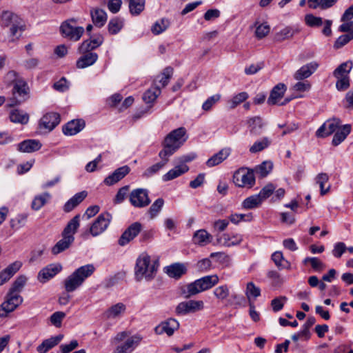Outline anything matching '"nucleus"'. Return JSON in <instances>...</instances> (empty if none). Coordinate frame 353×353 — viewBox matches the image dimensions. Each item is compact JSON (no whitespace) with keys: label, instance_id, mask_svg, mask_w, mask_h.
Returning a JSON list of instances; mask_svg holds the SVG:
<instances>
[{"label":"nucleus","instance_id":"1","mask_svg":"<svg viewBox=\"0 0 353 353\" xmlns=\"http://www.w3.org/2000/svg\"><path fill=\"white\" fill-rule=\"evenodd\" d=\"M218 282L219 277L216 274L203 276L183 287L181 288V294L185 298H190L212 288L213 286L216 285Z\"/></svg>","mask_w":353,"mask_h":353},{"label":"nucleus","instance_id":"2","mask_svg":"<svg viewBox=\"0 0 353 353\" xmlns=\"http://www.w3.org/2000/svg\"><path fill=\"white\" fill-rule=\"evenodd\" d=\"M185 133V129L182 127L170 132L165 138L163 149L159 152V156L163 158L165 156H172L185 141V139H183Z\"/></svg>","mask_w":353,"mask_h":353},{"label":"nucleus","instance_id":"3","mask_svg":"<svg viewBox=\"0 0 353 353\" xmlns=\"http://www.w3.org/2000/svg\"><path fill=\"white\" fill-rule=\"evenodd\" d=\"M156 271L155 263H151L150 256L147 254H142L137 259L135 275L138 281H141L143 278L151 280Z\"/></svg>","mask_w":353,"mask_h":353},{"label":"nucleus","instance_id":"4","mask_svg":"<svg viewBox=\"0 0 353 353\" xmlns=\"http://www.w3.org/2000/svg\"><path fill=\"white\" fill-rule=\"evenodd\" d=\"M23 297L21 295H17L8 291L4 301L0 305V317H6L9 313L14 311L23 303Z\"/></svg>","mask_w":353,"mask_h":353},{"label":"nucleus","instance_id":"5","mask_svg":"<svg viewBox=\"0 0 353 353\" xmlns=\"http://www.w3.org/2000/svg\"><path fill=\"white\" fill-rule=\"evenodd\" d=\"M233 181L239 187L251 188L255 184L254 172L246 168H241L234 172Z\"/></svg>","mask_w":353,"mask_h":353},{"label":"nucleus","instance_id":"6","mask_svg":"<svg viewBox=\"0 0 353 353\" xmlns=\"http://www.w3.org/2000/svg\"><path fill=\"white\" fill-rule=\"evenodd\" d=\"M75 20L64 21L61 27L60 30L63 37L77 41L80 39L84 32V28L81 26H76L72 23H75Z\"/></svg>","mask_w":353,"mask_h":353},{"label":"nucleus","instance_id":"7","mask_svg":"<svg viewBox=\"0 0 353 353\" xmlns=\"http://www.w3.org/2000/svg\"><path fill=\"white\" fill-rule=\"evenodd\" d=\"M129 201L135 208H145L150 203L148 191L143 188L134 189L129 194Z\"/></svg>","mask_w":353,"mask_h":353},{"label":"nucleus","instance_id":"8","mask_svg":"<svg viewBox=\"0 0 353 353\" xmlns=\"http://www.w3.org/2000/svg\"><path fill=\"white\" fill-rule=\"evenodd\" d=\"M112 219V214L108 212L99 214L90 228V234L97 236L103 233L109 226Z\"/></svg>","mask_w":353,"mask_h":353},{"label":"nucleus","instance_id":"9","mask_svg":"<svg viewBox=\"0 0 353 353\" xmlns=\"http://www.w3.org/2000/svg\"><path fill=\"white\" fill-rule=\"evenodd\" d=\"M13 97L10 99L9 105L12 107L19 105L28 98V88L23 81H19L14 85Z\"/></svg>","mask_w":353,"mask_h":353},{"label":"nucleus","instance_id":"10","mask_svg":"<svg viewBox=\"0 0 353 353\" xmlns=\"http://www.w3.org/2000/svg\"><path fill=\"white\" fill-rule=\"evenodd\" d=\"M204 307L203 301L190 300L179 303L175 310L178 315H185L202 310Z\"/></svg>","mask_w":353,"mask_h":353},{"label":"nucleus","instance_id":"11","mask_svg":"<svg viewBox=\"0 0 353 353\" xmlns=\"http://www.w3.org/2000/svg\"><path fill=\"white\" fill-rule=\"evenodd\" d=\"M142 225L139 222L132 223L121 234L118 240L120 246H125L132 241L142 230Z\"/></svg>","mask_w":353,"mask_h":353},{"label":"nucleus","instance_id":"12","mask_svg":"<svg viewBox=\"0 0 353 353\" xmlns=\"http://www.w3.org/2000/svg\"><path fill=\"white\" fill-rule=\"evenodd\" d=\"M60 122V115L57 112H48L39 121V128L48 131L52 130Z\"/></svg>","mask_w":353,"mask_h":353},{"label":"nucleus","instance_id":"13","mask_svg":"<svg viewBox=\"0 0 353 353\" xmlns=\"http://www.w3.org/2000/svg\"><path fill=\"white\" fill-rule=\"evenodd\" d=\"M179 327V322L174 319H169L167 321L161 322L154 328L157 334H167L168 336H172L174 331Z\"/></svg>","mask_w":353,"mask_h":353},{"label":"nucleus","instance_id":"14","mask_svg":"<svg viewBox=\"0 0 353 353\" xmlns=\"http://www.w3.org/2000/svg\"><path fill=\"white\" fill-rule=\"evenodd\" d=\"M319 66V64L316 61L303 65L294 73V78L298 81L305 79L314 73Z\"/></svg>","mask_w":353,"mask_h":353},{"label":"nucleus","instance_id":"15","mask_svg":"<svg viewBox=\"0 0 353 353\" xmlns=\"http://www.w3.org/2000/svg\"><path fill=\"white\" fill-rule=\"evenodd\" d=\"M62 269L61 264H50L43 268L38 274V279L41 283H45L50 279L53 278Z\"/></svg>","mask_w":353,"mask_h":353},{"label":"nucleus","instance_id":"16","mask_svg":"<svg viewBox=\"0 0 353 353\" xmlns=\"http://www.w3.org/2000/svg\"><path fill=\"white\" fill-rule=\"evenodd\" d=\"M130 172V167L123 165L116 169L111 174L108 175L103 182L107 185H112L123 179Z\"/></svg>","mask_w":353,"mask_h":353},{"label":"nucleus","instance_id":"17","mask_svg":"<svg viewBox=\"0 0 353 353\" xmlns=\"http://www.w3.org/2000/svg\"><path fill=\"white\" fill-rule=\"evenodd\" d=\"M85 127V121L82 119H74L68 122L63 126L62 130L67 136L75 135Z\"/></svg>","mask_w":353,"mask_h":353},{"label":"nucleus","instance_id":"18","mask_svg":"<svg viewBox=\"0 0 353 353\" xmlns=\"http://www.w3.org/2000/svg\"><path fill=\"white\" fill-rule=\"evenodd\" d=\"M287 90V87L284 83H279L275 85L270 92L267 103L268 105H272L279 104V101L283 97Z\"/></svg>","mask_w":353,"mask_h":353},{"label":"nucleus","instance_id":"19","mask_svg":"<svg viewBox=\"0 0 353 353\" xmlns=\"http://www.w3.org/2000/svg\"><path fill=\"white\" fill-rule=\"evenodd\" d=\"M81 53L83 55L79 58L76 63L77 68L79 69L85 68L94 65L97 62L99 57L98 54L93 52L88 51V52Z\"/></svg>","mask_w":353,"mask_h":353},{"label":"nucleus","instance_id":"20","mask_svg":"<svg viewBox=\"0 0 353 353\" xmlns=\"http://www.w3.org/2000/svg\"><path fill=\"white\" fill-rule=\"evenodd\" d=\"M142 338L139 335H134L128 337L124 343L118 345L114 353H126L132 351L141 342Z\"/></svg>","mask_w":353,"mask_h":353},{"label":"nucleus","instance_id":"21","mask_svg":"<svg viewBox=\"0 0 353 353\" xmlns=\"http://www.w3.org/2000/svg\"><path fill=\"white\" fill-rule=\"evenodd\" d=\"M103 42V37L101 35L96 36L90 39L84 41L79 48V52H92L99 47Z\"/></svg>","mask_w":353,"mask_h":353},{"label":"nucleus","instance_id":"22","mask_svg":"<svg viewBox=\"0 0 353 353\" xmlns=\"http://www.w3.org/2000/svg\"><path fill=\"white\" fill-rule=\"evenodd\" d=\"M61 239L52 248V253L54 255H57L68 249L74 241V236H69L61 234Z\"/></svg>","mask_w":353,"mask_h":353},{"label":"nucleus","instance_id":"23","mask_svg":"<svg viewBox=\"0 0 353 353\" xmlns=\"http://www.w3.org/2000/svg\"><path fill=\"white\" fill-rule=\"evenodd\" d=\"M231 149L230 148L221 149L219 152L214 154L206 161L207 166L211 168L220 164L228 158Z\"/></svg>","mask_w":353,"mask_h":353},{"label":"nucleus","instance_id":"24","mask_svg":"<svg viewBox=\"0 0 353 353\" xmlns=\"http://www.w3.org/2000/svg\"><path fill=\"white\" fill-rule=\"evenodd\" d=\"M41 148V143L35 139L25 140L17 145L19 151L30 153L39 150Z\"/></svg>","mask_w":353,"mask_h":353},{"label":"nucleus","instance_id":"25","mask_svg":"<svg viewBox=\"0 0 353 353\" xmlns=\"http://www.w3.org/2000/svg\"><path fill=\"white\" fill-rule=\"evenodd\" d=\"M212 236L205 230L201 229L196 231L192 236V241L199 246H205L212 241Z\"/></svg>","mask_w":353,"mask_h":353},{"label":"nucleus","instance_id":"26","mask_svg":"<svg viewBox=\"0 0 353 353\" xmlns=\"http://www.w3.org/2000/svg\"><path fill=\"white\" fill-rule=\"evenodd\" d=\"M243 241V237L239 234H223L218 239L219 243L230 247L239 245Z\"/></svg>","mask_w":353,"mask_h":353},{"label":"nucleus","instance_id":"27","mask_svg":"<svg viewBox=\"0 0 353 353\" xmlns=\"http://www.w3.org/2000/svg\"><path fill=\"white\" fill-rule=\"evenodd\" d=\"M63 338V335L59 334L50 339L44 340L37 347V350L39 353H46L48 350L56 346Z\"/></svg>","mask_w":353,"mask_h":353},{"label":"nucleus","instance_id":"28","mask_svg":"<svg viewBox=\"0 0 353 353\" xmlns=\"http://www.w3.org/2000/svg\"><path fill=\"white\" fill-rule=\"evenodd\" d=\"M189 170V167L186 164H181L175 166L174 168L168 171L162 176L163 181H169L173 180L183 174L187 172Z\"/></svg>","mask_w":353,"mask_h":353},{"label":"nucleus","instance_id":"29","mask_svg":"<svg viewBox=\"0 0 353 353\" xmlns=\"http://www.w3.org/2000/svg\"><path fill=\"white\" fill-rule=\"evenodd\" d=\"M187 271L184 264L176 263L165 268V273L172 278L179 279Z\"/></svg>","mask_w":353,"mask_h":353},{"label":"nucleus","instance_id":"30","mask_svg":"<svg viewBox=\"0 0 353 353\" xmlns=\"http://www.w3.org/2000/svg\"><path fill=\"white\" fill-rule=\"evenodd\" d=\"M86 196L87 192L85 191H82L81 192L77 193L74 196H73L70 199H69L65 203V204L63 206V210L65 212H69L72 211L79 203H81Z\"/></svg>","mask_w":353,"mask_h":353},{"label":"nucleus","instance_id":"31","mask_svg":"<svg viewBox=\"0 0 353 353\" xmlns=\"http://www.w3.org/2000/svg\"><path fill=\"white\" fill-rule=\"evenodd\" d=\"M80 225V215L74 216L66 225L61 234L69 236H74Z\"/></svg>","mask_w":353,"mask_h":353},{"label":"nucleus","instance_id":"32","mask_svg":"<svg viewBox=\"0 0 353 353\" xmlns=\"http://www.w3.org/2000/svg\"><path fill=\"white\" fill-rule=\"evenodd\" d=\"M9 117L12 123H21L22 125L28 123L29 121V114L18 109L11 110Z\"/></svg>","mask_w":353,"mask_h":353},{"label":"nucleus","instance_id":"33","mask_svg":"<svg viewBox=\"0 0 353 353\" xmlns=\"http://www.w3.org/2000/svg\"><path fill=\"white\" fill-rule=\"evenodd\" d=\"M339 0H307L308 6L312 9L327 10L333 7Z\"/></svg>","mask_w":353,"mask_h":353},{"label":"nucleus","instance_id":"34","mask_svg":"<svg viewBox=\"0 0 353 353\" xmlns=\"http://www.w3.org/2000/svg\"><path fill=\"white\" fill-rule=\"evenodd\" d=\"M247 124L251 134L254 135L261 134L263 124L262 119L260 117L256 116L248 119Z\"/></svg>","mask_w":353,"mask_h":353},{"label":"nucleus","instance_id":"35","mask_svg":"<svg viewBox=\"0 0 353 353\" xmlns=\"http://www.w3.org/2000/svg\"><path fill=\"white\" fill-rule=\"evenodd\" d=\"M170 156H165L164 158L160 157L161 161L157 163L152 166L147 168L143 173V176L149 178L157 173L161 169H162L168 162Z\"/></svg>","mask_w":353,"mask_h":353},{"label":"nucleus","instance_id":"36","mask_svg":"<svg viewBox=\"0 0 353 353\" xmlns=\"http://www.w3.org/2000/svg\"><path fill=\"white\" fill-rule=\"evenodd\" d=\"M91 17L94 24L99 28L103 27L107 21V14L102 9L97 8L92 10Z\"/></svg>","mask_w":353,"mask_h":353},{"label":"nucleus","instance_id":"37","mask_svg":"<svg viewBox=\"0 0 353 353\" xmlns=\"http://www.w3.org/2000/svg\"><path fill=\"white\" fill-rule=\"evenodd\" d=\"M82 284V279H79L74 272L68 276L64 281V287L67 292L74 291Z\"/></svg>","mask_w":353,"mask_h":353},{"label":"nucleus","instance_id":"38","mask_svg":"<svg viewBox=\"0 0 353 353\" xmlns=\"http://www.w3.org/2000/svg\"><path fill=\"white\" fill-rule=\"evenodd\" d=\"M351 132V125L346 124L336 131L332 139V144L335 146L342 143Z\"/></svg>","mask_w":353,"mask_h":353},{"label":"nucleus","instance_id":"39","mask_svg":"<svg viewBox=\"0 0 353 353\" xmlns=\"http://www.w3.org/2000/svg\"><path fill=\"white\" fill-rule=\"evenodd\" d=\"M17 18V16L9 12H5L2 14V21L5 26L11 25L10 33L12 36H15L19 30H21V28L12 23V21Z\"/></svg>","mask_w":353,"mask_h":353},{"label":"nucleus","instance_id":"40","mask_svg":"<svg viewBox=\"0 0 353 353\" xmlns=\"http://www.w3.org/2000/svg\"><path fill=\"white\" fill-rule=\"evenodd\" d=\"M94 270L95 268L92 264H88L77 269L74 274H76L79 279H82V283H83L87 278L94 273Z\"/></svg>","mask_w":353,"mask_h":353},{"label":"nucleus","instance_id":"41","mask_svg":"<svg viewBox=\"0 0 353 353\" xmlns=\"http://www.w3.org/2000/svg\"><path fill=\"white\" fill-rule=\"evenodd\" d=\"M126 310L125 305L122 303H118L111 306L105 313L108 319H115L120 316L125 312Z\"/></svg>","mask_w":353,"mask_h":353},{"label":"nucleus","instance_id":"42","mask_svg":"<svg viewBox=\"0 0 353 353\" xmlns=\"http://www.w3.org/2000/svg\"><path fill=\"white\" fill-rule=\"evenodd\" d=\"M353 67V63L351 61L342 63L339 65L333 72L334 77H349V74Z\"/></svg>","mask_w":353,"mask_h":353},{"label":"nucleus","instance_id":"43","mask_svg":"<svg viewBox=\"0 0 353 353\" xmlns=\"http://www.w3.org/2000/svg\"><path fill=\"white\" fill-rule=\"evenodd\" d=\"M27 280L28 279L25 275L17 276L8 291L17 295H20L19 294L26 285Z\"/></svg>","mask_w":353,"mask_h":353},{"label":"nucleus","instance_id":"44","mask_svg":"<svg viewBox=\"0 0 353 353\" xmlns=\"http://www.w3.org/2000/svg\"><path fill=\"white\" fill-rule=\"evenodd\" d=\"M50 197V194L48 192H44L41 194L37 195L32 202V209L36 211L40 210L44 205L46 204Z\"/></svg>","mask_w":353,"mask_h":353},{"label":"nucleus","instance_id":"45","mask_svg":"<svg viewBox=\"0 0 353 353\" xmlns=\"http://www.w3.org/2000/svg\"><path fill=\"white\" fill-rule=\"evenodd\" d=\"M130 12L132 15H139L145 8V0H128Z\"/></svg>","mask_w":353,"mask_h":353},{"label":"nucleus","instance_id":"46","mask_svg":"<svg viewBox=\"0 0 353 353\" xmlns=\"http://www.w3.org/2000/svg\"><path fill=\"white\" fill-rule=\"evenodd\" d=\"M161 94V90L157 86L149 88L143 96V99L146 103H151L155 101Z\"/></svg>","mask_w":353,"mask_h":353},{"label":"nucleus","instance_id":"47","mask_svg":"<svg viewBox=\"0 0 353 353\" xmlns=\"http://www.w3.org/2000/svg\"><path fill=\"white\" fill-rule=\"evenodd\" d=\"M262 201V199H261L259 194H254L245 199L242 205L245 209H253L257 208Z\"/></svg>","mask_w":353,"mask_h":353},{"label":"nucleus","instance_id":"48","mask_svg":"<svg viewBox=\"0 0 353 353\" xmlns=\"http://www.w3.org/2000/svg\"><path fill=\"white\" fill-rule=\"evenodd\" d=\"M295 31L291 27H285L276 32L274 39L276 41L281 42L285 39H290L294 34Z\"/></svg>","mask_w":353,"mask_h":353},{"label":"nucleus","instance_id":"49","mask_svg":"<svg viewBox=\"0 0 353 353\" xmlns=\"http://www.w3.org/2000/svg\"><path fill=\"white\" fill-rule=\"evenodd\" d=\"M123 26V20L119 17H114L110 19L108 23V31L112 34H116L121 30Z\"/></svg>","mask_w":353,"mask_h":353},{"label":"nucleus","instance_id":"50","mask_svg":"<svg viewBox=\"0 0 353 353\" xmlns=\"http://www.w3.org/2000/svg\"><path fill=\"white\" fill-rule=\"evenodd\" d=\"M328 181L329 176L327 174L324 172L319 174L315 178L316 183L319 185L321 195L325 194L330 190V186H328L327 188H325L324 187L325 184L327 183Z\"/></svg>","mask_w":353,"mask_h":353},{"label":"nucleus","instance_id":"51","mask_svg":"<svg viewBox=\"0 0 353 353\" xmlns=\"http://www.w3.org/2000/svg\"><path fill=\"white\" fill-rule=\"evenodd\" d=\"M245 295L249 301L255 299L261 295V290L254 283L249 282L247 283Z\"/></svg>","mask_w":353,"mask_h":353},{"label":"nucleus","instance_id":"52","mask_svg":"<svg viewBox=\"0 0 353 353\" xmlns=\"http://www.w3.org/2000/svg\"><path fill=\"white\" fill-rule=\"evenodd\" d=\"M169 26V21L166 19L157 21L152 26L151 31L154 34H159L164 32Z\"/></svg>","mask_w":353,"mask_h":353},{"label":"nucleus","instance_id":"53","mask_svg":"<svg viewBox=\"0 0 353 353\" xmlns=\"http://www.w3.org/2000/svg\"><path fill=\"white\" fill-rule=\"evenodd\" d=\"M28 214L23 213L18 214L15 218L10 220V227L14 229H19L23 227L26 223Z\"/></svg>","mask_w":353,"mask_h":353},{"label":"nucleus","instance_id":"54","mask_svg":"<svg viewBox=\"0 0 353 353\" xmlns=\"http://www.w3.org/2000/svg\"><path fill=\"white\" fill-rule=\"evenodd\" d=\"M272 168L273 164L271 161H263L256 168L255 171L261 176L265 177L272 171Z\"/></svg>","mask_w":353,"mask_h":353},{"label":"nucleus","instance_id":"55","mask_svg":"<svg viewBox=\"0 0 353 353\" xmlns=\"http://www.w3.org/2000/svg\"><path fill=\"white\" fill-rule=\"evenodd\" d=\"M164 204V201L161 198L157 199L150 206L149 214L151 219H154L161 210Z\"/></svg>","mask_w":353,"mask_h":353},{"label":"nucleus","instance_id":"56","mask_svg":"<svg viewBox=\"0 0 353 353\" xmlns=\"http://www.w3.org/2000/svg\"><path fill=\"white\" fill-rule=\"evenodd\" d=\"M270 145V141L267 137H264L263 139L256 141L250 148L251 153H256L262 151L265 148H268Z\"/></svg>","mask_w":353,"mask_h":353},{"label":"nucleus","instance_id":"57","mask_svg":"<svg viewBox=\"0 0 353 353\" xmlns=\"http://www.w3.org/2000/svg\"><path fill=\"white\" fill-rule=\"evenodd\" d=\"M22 262L20 261H16L10 264L3 270V271L11 279L20 270Z\"/></svg>","mask_w":353,"mask_h":353},{"label":"nucleus","instance_id":"58","mask_svg":"<svg viewBox=\"0 0 353 353\" xmlns=\"http://www.w3.org/2000/svg\"><path fill=\"white\" fill-rule=\"evenodd\" d=\"M248 98V94L246 92H240L230 100V108L233 109L236 108L238 105L245 101Z\"/></svg>","mask_w":353,"mask_h":353},{"label":"nucleus","instance_id":"59","mask_svg":"<svg viewBox=\"0 0 353 353\" xmlns=\"http://www.w3.org/2000/svg\"><path fill=\"white\" fill-rule=\"evenodd\" d=\"M305 21L307 26L310 27H319L323 24V19L321 17H315L312 14H306Z\"/></svg>","mask_w":353,"mask_h":353},{"label":"nucleus","instance_id":"60","mask_svg":"<svg viewBox=\"0 0 353 353\" xmlns=\"http://www.w3.org/2000/svg\"><path fill=\"white\" fill-rule=\"evenodd\" d=\"M353 39V32L340 36L334 43L335 48H341Z\"/></svg>","mask_w":353,"mask_h":353},{"label":"nucleus","instance_id":"61","mask_svg":"<svg viewBox=\"0 0 353 353\" xmlns=\"http://www.w3.org/2000/svg\"><path fill=\"white\" fill-rule=\"evenodd\" d=\"M214 296L219 300H224L229 296V289L226 285L217 287L214 290Z\"/></svg>","mask_w":353,"mask_h":353},{"label":"nucleus","instance_id":"62","mask_svg":"<svg viewBox=\"0 0 353 353\" xmlns=\"http://www.w3.org/2000/svg\"><path fill=\"white\" fill-rule=\"evenodd\" d=\"M173 74V68L171 67L165 68L160 77V79L159 80V83L161 84L162 87H165L168 85L170 79L171 78Z\"/></svg>","mask_w":353,"mask_h":353},{"label":"nucleus","instance_id":"63","mask_svg":"<svg viewBox=\"0 0 353 353\" xmlns=\"http://www.w3.org/2000/svg\"><path fill=\"white\" fill-rule=\"evenodd\" d=\"M287 297L284 296H281L272 299L271 301V305L272 307L273 311H280L283 307V305L287 301Z\"/></svg>","mask_w":353,"mask_h":353},{"label":"nucleus","instance_id":"64","mask_svg":"<svg viewBox=\"0 0 353 353\" xmlns=\"http://www.w3.org/2000/svg\"><path fill=\"white\" fill-rule=\"evenodd\" d=\"M65 317V313L63 312H55L50 316V322L55 327H60Z\"/></svg>","mask_w":353,"mask_h":353}]
</instances>
